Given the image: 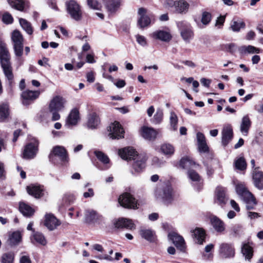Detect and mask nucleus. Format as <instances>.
Masks as SVG:
<instances>
[{
	"label": "nucleus",
	"instance_id": "obj_1",
	"mask_svg": "<svg viewBox=\"0 0 263 263\" xmlns=\"http://www.w3.org/2000/svg\"><path fill=\"white\" fill-rule=\"evenodd\" d=\"M119 155L123 159L127 161L133 160L132 165L133 171L139 173L142 172L146 166L147 157L144 155H138L137 152L131 147H124L118 152Z\"/></svg>",
	"mask_w": 263,
	"mask_h": 263
},
{
	"label": "nucleus",
	"instance_id": "obj_2",
	"mask_svg": "<svg viewBox=\"0 0 263 263\" xmlns=\"http://www.w3.org/2000/svg\"><path fill=\"white\" fill-rule=\"evenodd\" d=\"M10 55L7 48L6 44L0 42V61L3 72L6 78L9 85L12 86L14 82L13 68L10 62Z\"/></svg>",
	"mask_w": 263,
	"mask_h": 263
},
{
	"label": "nucleus",
	"instance_id": "obj_3",
	"mask_svg": "<svg viewBox=\"0 0 263 263\" xmlns=\"http://www.w3.org/2000/svg\"><path fill=\"white\" fill-rule=\"evenodd\" d=\"M237 193L241 197L245 202L248 210L253 209L257 204V201L253 195L249 191L243 184H238L236 186Z\"/></svg>",
	"mask_w": 263,
	"mask_h": 263
},
{
	"label": "nucleus",
	"instance_id": "obj_4",
	"mask_svg": "<svg viewBox=\"0 0 263 263\" xmlns=\"http://www.w3.org/2000/svg\"><path fill=\"white\" fill-rule=\"evenodd\" d=\"M155 196L157 199H161L165 203H171L174 200V193L171 185L163 183L157 187Z\"/></svg>",
	"mask_w": 263,
	"mask_h": 263
},
{
	"label": "nucleus",
	"instance_id": "obj_5",
	"mask_svg": "<svg viewBox=\"0 0 263 263\" xmlns=\"http://www.w3.org/2000/svg\"><path fill=\"white\" fill-rule=\"evenodd\" d=\"M65 5L67 11L71 18L76 21L81 20L82 12L80 6L76 1L74 0L67 1Z\"/></svg>",
	"mask_w": 263,
	"mask_h": 263
},
{
	"label": "nucleus",
	"instance_id": "obj_6",
	"mask_svg": "<svg viewBox=\"0 0 263 263\" xmlns=\"http://www.w3.org/2000/svg\"><path fill=\"white\" fill-rule=\"evenodd\" d=\"M11 40L16 56L21 57L23 52L24 39L21 33L17 30H14L11 33Z\"/></svg>",
	"mask_w": 263,
	"mask_h": 263
},
{
	"label": "nucleus",
	"instance_id": "obj_7",
	"mask_svg": "<svg viewBox=\"0 0 263 263\" xmlns=\"http://www.w3.org/2000/svg\"><path fill=\"white\" fill-rule=\"evenodd\" d=\"M119 203L125 208L137 209L138 204L135 198L128 193H124L121 195L118 199Z\"/></svg>",
	"mask_w": 263,
	"mask_h": 263
},
{
	"label": "nucleus",
	"instance_id": "obj_8",
	"mask_svg": "<svg viewBox=\"0 0 263 263\" xmlns=\"http://www.w3.org/2000/svg\"><path fill=\"white\" fill-rule=\"evenodd\" d=\"M177 24L183 40L186 43H190V40L193 39L194 36L191 25L184 21L178 22Z\"/></svg>",
	"mask_w": 263,
	"mask_h": 263
},
{
	"label": "nucleus",
	"instance_id": "obj_9",
	"mask_svg": "<svg viewBox=\"0 0 263 263\" xmlns=\"http://www.w3.org/2000/svg\"><path fill=\"white\" fill-rule=\"evenodd\" d=\"M85 221L89 224H103L105 223V219L96 211L87 210L85 212Z\"/></svg>",
	"mask_w": 263,
	"mask_h": 263
},
{
	"label": "nucleus",
	"instance_id": "obj_10",
	"mask_svg": "<svg viewBox=\"0 0 263 263\" xmlns=\"http://www.w3.org/2000/svg\"><path fill=\"white\" fill-rule=\"evenodd\" d=\"M219 254L222 258H233L235 256V249L230 243H222L219 248Z\"/></svg>",
	"mask_w": 263,
	"mask_h": 263
},
{
	"label": "nucleus",
	"instance_id": "obj_11",
	"mask_svg": "<svg viewBox=\"0 0 263 263\" xmlns=\"http://www.w3.org/2000/svg\"><path fill=\"white\" fill-rule=\"evenodd\" d=\"M108 136L112 139H119L123 137L124 130L118 122H115L108 127Z\"/></svg>",
	"mask_w": 263,
	"mask_h": 263
},
{
	"label": "nucleus",
	"instance_id": "obj_12",
	"mask_svg": "<svg viewBox=\"0 0 263 263\" xmlns=\"http://www.w3.org/2000/svg\"><path fill=\"white\" fill-rule=\"evenodd\" d=\"M168 237L178 249L181 251H184L185 243L183 238L181 236L173 232L168 234Z\"/></svg>",
	"mask_w": 263,
	"mask_h": 263
},
{
	"label": "nucleus",
	"instance_id": "obj_13",
	"mask_svg": "<svg viewBox=\"0 0 263 263\" xmlns=\"http://www.w3.org/2000/svg\"><path fill=\"white\" fill-rule=\"evenodd\" d=\"M40 91L39 90L32 91L26 90L21 95L22 103L24 105H29L31 102L36 99L40 96Z\"/></svg>",
	"mask_w": 263,
	"mask_h": 263
},
{
	"label": "nucleus",
	"instance_id": "obj_14",
	"mask_svg": "<svg viewBox=\"0 0 263 263\" xmlns=\"http://www.w3.org/2000/svg\"><path fill=\"white\" fill-rule=\"evenodd\" d=\"M37 147L38 142L36 141L27 144L23 152V158L27 159L33 158L36 154Z\"/></svg>",
	"mask_w": 263,
	"mask_h": 263
},
{
	"label": "nucleus",
	"instance_id": "obj_15",
	"mask_svg": "<svg viewBox=\"0 0 263 263\" xmlns=\"http://www.w3.org/2000/svg\"><path fill=\"white\" fill-rule=\"evenodd\" d=\"M65 100L61 96H57L53 98L49 104V111H61L64 107Z\"/></svg>",
	"mask_w": 263,
	"mask_h": 263
},
{
	"label": "nucleus",
	"instance_id": "obj_16",
	"mask_svg": "<svg viewBox=\"0 0 263 263\" xmlns=\"http://www.w3.org/2000/svg\"><path fill=\"white\" fill-rule=\"evenodd\" d=\"M139 18L138 21V24L140 28H144L148 26L151 22V18L146 13V10L143 8H139L138 10Z\"/></svg>",
	"mask_w": 263,
	"mask_h": 263
},
{
	"label": "nucleus",
	"instance_id": "obj_17",
	"mask_svg": "<svg viewBox=\"0 0 263 263\" xmlns=\"http://www.w3.org/2000/svg\"><path fill=\"white\" fill-rule=\"evenodd\" d=\"M233 132L232 126L230 124L225 125L222 130V144L226 146L232 140Z\"/></svg>",
	"mask_w": 263,
	"mask_h": 263
},
{
	"label": "nucleus",
	"instance_id": "obj_18",
	"mask_svg": "<svg viewBox=\"0 0 263 263\" xmlns=\"http://www.w3.org/2000/svg\"><path fill=\"white\" fill-rule=\"evenodd\" d=\"M252 179L254 186L258 190H263V172L258 168H255L252 173Z\"/></svg>",
	"mask_w": 263,
	"mask_h": 263
},
{
	"label": "nucleus",
	"instance_id": "obj_19",
	"mask_svg": "<svg viewBox=\"0 0 263 263\" xmlns=\"http://www.w3.org/2000/svg\"><path fill=\"white\" fill-rule=\"evenodd\" d=\"M53 155L58 157L62 161H67L68 154L65 148L62 146H56L52 149L50 157Z\"/></svg>",
	"mask_w": 263,
	"mask_h": 263
},
{
	"label": "nucleus",
	"instance_id": "obj_20",
	"mask_svg": "<svg viewBox=\"0 0 263 263\" xmlns=\"http://www.w3.org/2000/svg\"><path fill=\"white\" fill-rule=\"evenodd\" d=\"M173 3V6L175 7V11L179 13H186L189 8V4L185 0H178L172 2L170 3L172 5Z\"/></svg>",
	"mask_w": 263,
	"mask_h": 263
},
{
	"label": "nucleus",
	"instance_id": "obj_21",
	"mask_svg": "<svg viewBox=\"0 0 263 263\" xmlns=\"http://www.w3.org/2000/svg\"><path fill=\"white\" fill-rule=\"evenodd\" d=\"M106 9L110 13H115L121 5V0H103Z\"/></svg>",
	"mask_w": 263,
	"mask_h": 263
},
{
	"label": "nucleus",
	"instance_id": "obj_22",
	"mask_svg": "<svg viewBox=\"0 0 263 263\" xmlns=\"http://www.w3.org/2000/svg\"><path fill=\"white\" fill-rule=\"evenodd\" d=\"M60 224L59 221L52 214L46 215L44 224L49 230L55 229Z\"/></svg>",
	"mask_w": 263,
	"mask_h": 263
},
{
	"label": "nucleus",
	"instance_id": "obj_23",
	"mask_svg": "<svg viewBox=\"0 0 263 263\" xmlns=\"http://www.w3.org/2000/svg\"><path fill=\"white\" fill-rule=\"evenodd\" d=\"M80 119L79 112L77 109H72L66 119V126L68 127L77 124Z\"/></svg>",
	"mask_w": 263,
	"mask_h": 263
},
{
	"label": "nucleus",
	"instance_id": "obj_24",
	"mask_svg": "<svg viewBox=\"0 0 263 263\" xmlns=\"http://www.w3.org/2000/svg\"><path fill=\"white\" fill-rule=\"evenodd\" d=\"M211 223L214 229L218 233H222L225 230V224L218 217L213 216L211 217Z\"/></svg>",
	"mask_w": 263,
	"mask_h": 263
},
{
	"label": "nucleus",
	"instance_id": "obj_25",
	"mask_svg": "<svg viewBox=\"0 0 263 263\" xmlns=\"http://www.w3.org/2000/svg\"><path fill=\"white\" fill-rule=\"evenodd\" d=\"M141 134L144 139L152 140L156 138L157 132L152 127L143 126L141 128Z\"/></svg>",
	"mask_w": 263,
	"mask_h": 263
},
{
	"label": "nucleus",
	"instance_id": "obj_26",
	"mask_svg": "<svg viewBox=\"0 0 263 263\" xmlns=\"http://www.w3.org/2000/svg\"><path fill=\"white\" fill-rule=\"evenodd\" d=\"M196 136L199 151L200 153L208 152L209 151V147L206 144L204 135L200 132H198Z\"/></svg>",
	"mask_w": 263,
	"mask_h": 263
},
{
	"label": "nucleus",
	"instance_id": "obj_27",
	"mask_svg": "<svg viewBox=\"0 0 263 263\" xmlns=\"http://www.w3.org/2000/svg\"><path fill=\"white\" fill-rule=\"evenodd\" d=\"M114 224L117 228H124L127 229L132 230L135 227V224L132 220L124 218H120L116 221Z\"/></svg>",
	"mask_w": 263,
	"mask_h": 263
},
{
	"label": "nucleus",
	"instance_id": "obj_28",
	"mask_svg": "<svg viewBox=\"0 0 263 263\" xmlns=\"http://www.w3.org/2000/svg\"><path fill=\"white\" fill-rule=\"evenodd\" d=\"M100 120L98 115L93 112L90 114L87 117V126L90 129L96 128L100 124Z\"/></svg>",
	"mask_w": 263,
	"mask_h": 263
},
{
	"label": "nucleus",
	"instance_id": "obj_29",
	"mask_svg": "<svg viewBox=\"0 0 263 263\" xmlns=\"http://www.w3.org/2000/svg\"><path fill=\"white\" fill-rule=\"evenodd\" d=\"M215 195L216 201L219 204L226 203L227 200V198L226 196V190L225 188L221 186H218L215 191Z\"/></svg>",
	"mask_w": 263,
	"mask_h": 263
},
{
	"label": "nucleus",
	"instance_id": "obj_30",
	"mask_svg": "<svg viewBox=\"0 0 263 263\" xmlns=\"http://www.w3.org/2000/svg\"><path fill=\"white\" fill-rule=\"evenodd\" d=\"M251 126V121L248 115L244 116L241 120L240 130L241 133L247 136L248 134L249 129Z\"/></svg>",
	"mask_w": 263,
	"mask_h": 263
},
{
	"label": "nucleus",
	"instance_id": "obj_31",
	"mask_svg": "<svg viewBox=\"0 0 263 263\" xmlns=\"http://www.w3.org/2000/svg\"><path fill=\"white\" fill-rule=\"evenodd\" d=\"M140 235L141 237L149 242H155L156 235L155 232L150 229H141L140 230Z\"/></svg>",
	"mask_w": 263,
	"mask_h": 263
},
{
	"label": "nucleus",
	"instance_id": "obj_32",
	"mask_svg": "<svg viewBox=\"0 0 263 263\" xmlns=\"http://www.w3.org/2000/svg\"><path fill=\"white\" fill-rule=\"evenodd\" d=\"M10 115L9 105L8 103L0 104V122L5 121Z\"/></svg>",
	"mask_w": 263,
	"mask_h": 263
},
{
	"label": "nucleus",
	"instance_id": "obj_33",
	"mask_svg": "<svg viewBox=\"0 0 263 263\" xmlns=\"http://www.w3.org/2000/svg\"><path fill=\"white\" fill-rule=\"evenodd\" d=\"M153 36L156 39H158L164 42H169L172 39L171 34L165 31H156L153 33Z\"/></svg>",
	"mask_w": 263,
	"mask_h": 263
},
{
	"label": "nucleus",
	"instance_id": "obj_34",
	"mask_svg": "<svg viewBox=\"0 0 263 263\" xmlns=\"http://www.w3.org/2000/svg\"><path fill=\"white\" fill-rule=\"evenodd\" d=\"M193 236L197 240V242L199 244H202L205 238V233L202 228H197L192 231Z\"/></svg>",
	"mask_w": 263,
	"mask_h": 263
},
{
	"label": "nucleus",
	"instance_id": "obj_35",
	"mask_svg": "<svg viewBox=\"0 0 263 263\" xmlns=\"http://www.w3.org/2000/svg\"><path fill=\"white\" fill-rule=\"evenodd\" d=\"M22 240V235L19 231H15L10 235L7 243L11 246L17 245Z\"/></svg>",
	"mask_w": 263,
	"mask_h": 263
},
{
	"label": "nucleus",
	"instance_id": "obj_36",
	"mask_svg": "<svg viewBox=\"0 0 263 263\" xmlns=\"http://www.w3.org/2000/svg\"><path fill=\"white\" fill-rule=\"evenodd\" d=\"M27 191L29 195L38 198L42 196L43 190L39 186L31 185L26 188Z\"/></svg>",
	"mask_w": 263,
	"mask_h": 263
},
{
	"label": "nucleus",
	"instance_id": "obj_37",
	"mask_svg": "<svg viewBox=\"0 0 263 263\" xmlns=\"http://www.w3.org/2000/svg\"><path fill=\"white\" fill-rule=\"evenodd\" d=\"M241 252L245 257L246 259L248 260H250L253 255V248L249 243H245L242 245Z\"/></svg>",
	"mask_w": 263,
	"mask_h": 263
},
{
	"label": "nucleus",
	"instance_id": "obj_38",
	"mask_svg": "<svg viewBox=\"0 0 263 263\" xmlns=\"http://www.w3.org/2000/svg\"><path fill=\"white\" fill-rule=\"evenodd\" d=\"M31 242L33 243H34L35 242L43 246H45L47 243L44 236L41 233L34 232V231H33V233L32 235Z\"/></svg>",
	"mask_w": 263,
	"mask_h": 263
},
{
	"label": "nucleus",
	"instance_id": "obj_39",
	"mask_svg": "<svg viewBox=\"0 0 263 263\" xmlns=\"http://www.w3.org/2000/svg\"><path fill=\"white\" fill-rule=\"evenodd\" d=\"M19 210L23 215L26 217L31 216L34 212V210L31 207L24 202H20Z\"/></svg>",
	"mask_w": 263,
	"mask_h": 263
},
{
	"label": "nucleus",
	"instance_id": "obj_40",
	"mask_svg": "<svg viewBox=\"0 0 263 263\" xmlns=\"http://www.w3.org/2000/svg\"><path fill=\"white\" fill-rule=\"evenodd\" d=\"M161 151L165 155L172 156L175 152L173 146L169 143H164L161 146Z\"/></svg>",
	"mask_w": 263,
	"mask_h": 263
},
{
	"label": "nucleus",
	"instance_id": "obj_41",
	"mask_svg": "<svg viewBox=\"0 0 263 263\" xmlns=\"http://www.w3.org/2000/svg\"><path fill=\"white\" fill-rule=\"evenodd\" d=\"M8 1L12 7L21 11H23L24 8L23 0H8Z\"/></svg>",
	"mask_w": 263,
	"mask_h": 263
},
{
	"label": "nucleus",
	"instance_id": "obj_42",
	"mask_svg": "<svg viewBox=\"0 0 263 263\" xmlns=\"http://www.w3.org/2000/svg\"><path fill=\"white\" fill-rule=\"evenodd\" d=\"M20 24L23 29L29 34H31L33 32V30L31 24L27 20L24 18H20Z\"/></svg>",
	"mask_w": 263,
	"mask_h": 263
},
{
	"label": "nucleus",
	"instance_id": "obj_43",
	"mask_svg": "<svg viewBox=\"0 0 263 263\" xmlns=\"http://www.w3.org/2000/svg\"><path fill=\"white\" fill-rule=\"evenodd\" d=\"M195 162L192 161L189 157L182 158L179 163V165L183 168H188L195 165Z\"/></svg>",
	"mask_w": 263,
	"mask_h": 263
},
{
	"label": "nucleus",
	"instance_id": "obj_44",
	"mask_svg": "<svg viewBox=\"0 0 263 263\" xmlns=\"http://www.w3.org/2000/svg\"><path fill=\"white\" fill-rule=\"evenodd\" d=\"M246 26L245 22L243 21H236L233 20L231 23L230 28L234 32L239 31L241 28H244Z\"/></svg>",
	"mask_w": 263,
	"mask_h": 263
},
{
	"label": "nucleus",
	"instance_id": "obj_45",
	"mask_svg": "<svg viewBox=\"0 0 263 263\" xmlns=\"http://www.w3.org/2000/svg\"><path fill=\"white\" fill-rule=\"evenodd\" d=\"M234 165L236 169L240 171L245 170L247 167V163L243 157H240L236 160Z\"/></svg>",
	"mask_w": 263,
	"mask_h": 263
},
{
	"label": "nucleus",
	"instance_id": "obj_46",
	"mask_svg": "<svg viewBox=\"0 0 263 263\" xmlns=\"http://www.w3.org/2000/svg\"><path fill=\"white\" fill-rule=\"evenodd\" d=\"M163 112L162 110L158 108L157 109V111L152 120V122L156 124H159L162 122L163 120Z\"/></svg>",
	"mask_w": 263,
	"mask_h": 263
},
{
	"label": "nucleus",
	"instance_id": "obj_47",
	"mask_svg": "<svg viewBox=\"0 0 263 263\" xmlns=\"http://www.w3.org/2000/svg\"><path fill=\"white\" fill-rule=\"evenodd\" d=\"M95 154L98 159L100 160L101 162L104 164L108 163L109 162V158L104 154L103 152L99 151H96L95 152Z\"/></svg>",
	"mask_w": 263,
	"mask_h": 263
},
{
	"label": "nucleus",
	"instance_id": "obj_48",
	"mask_svg": "<svg viewBox=\"0 0 263 263\" xmlns=\"http://www.w3.org/2000/svg\"><path fill=\"white\" fill-rule=\"evenodd\" d=\"M14 259V255L12 253H6L2 256V263H12Z\"/></svg>",
	"mask_w": 263,
	"mask_h": 263
},
{
	"label": "nucleus",
	"instance_id": "obj_49",
	"mask_svg": "<svg viewBox=\"0 0 263 263\" xmlns=\"http://www.w3.org/2000/svg\"><path fill=\"white\" fill-rule=\"evenodd\" d=\"M170 123L172 129L176 130L177 129L178 118L176 115L172 112L171 113Z\"/></svg>",
	"mask_w": 263,
	"mask_h": 263
},
{
	"label": "nucleus",
	"instance_id": "obj_50",
	"mask_svg": "<svg viewBox=\"0 0 263 263\" xmlns=\"http://www.w3.org/2000/svg\"><path fill=\"white\" fill-rule=\"evenodd\" d=\"M241 48L243 50L249 53H259L261 51V49L251 45H249L248 46H242L241 47Z\"/></svg>",
	"mask_w": 263,
	"mask_h": 263
},
{
	"label": "nucleus",
	"instance_id": "obj_51",
	"mask_svg": "<svg viewBox=\"0 0 263 263\" xmlns=\"http://www.w3.org/2000/svg\"><path fill=\"white\" fill-rule=\"evenodd\" d=\"M211 20V14L208 12H203L202 14L201 22L204 25H207Z\"/></svg>",
	"mask_w": 263,
	"mask_h": 263
},
{
	"label": "nucleus",
	"instance_id": "obj_52",
	"mask_svg": "<svg viewBox=\"0 0 263 263\" xmlns=\"http://www.w3.org/2000/svg\"><path fill=\"white\" fill-rule=\"evenodd\" d=\"M242 226L240 224H235L231 228V234L232 235L236 236L239 235L242 231Z\"/></svg>",
	"mask_w": 263,
	"mask_h": 263
},
{
	"label": "nucleus",
	"instance_id": "obj_53",
	"mask_svg": "<svg viewBox=\"0 0 263 263\" xmlns=\"http://www.w3.org/2000/svg\"><path fill=\"white\" fill-rule=\"evenodd\" d=\"M188 177L193 181H197L199 180L200 176L194 170H189L188 171Z\"/></svg>",
	"mask_w": 263,
	"mask_h": 263
},
{
	"label": "nucleus",
	"instance_id": "obj_54",
	"mask_svg": "<svg viewBox=\"0 0 263 263\" xmlns=\"http://www.w3.org/2000/svg\"><path fill=\"white\" fill-rule=\"evenodd\" d=\"M87 4L92 9L99 10L101 7V4L97 0H87Z\"/></svg>",
	"mask_w": 263,
	"mask_h": 263
},
{
	"label": "nucleus",
	"instance_id": "obj_55",
	"mask_svg": "<svg viewBox=\"0 0 263 263\" xmlns=\"http://www.w3.org/2000/svg\"><path fill=\"white\" fill-rule=\"evenodd\" d=\"M136 41L139 44L142 46H145L147 45L146 38L142 35L137 34L136 35Z\"/></svg>",
	"mask_w": 263,
	"mask_h": 263
},
{
	"label": "nucleus",
	"instance_id": "obj_56",
	"mask_svg": "<svg viewBox=\"0 0 263 263\" xmlns=\"http://www.w3.org/2000/svg\"><path fill=\"white\" fill-rule=\"evenodd\" d=\"M226 49L227 51L233 53L236 51L237 47L234 43H231L225 45Z\"/></svg>",
	"mask_w": 263,
	"mask_h": 263
},
{
	"label": "nucleus",
	"instance_id": "obj_57",
	"mask_svg": "<svg viewBox=\"0 0 263 263\" xmlns=\"http://www.w3.org/2000/svg\"><path fill=\"white\" fill-rule=\"evenodd\" d=\"M3 21L6 24H11L13 22V18L10 14L5 13L3 16Z\"/></svg>",
	"mask_w": 263,
	"mask_h": 263
},
{
	"label": "nucleus",
	"instance_id": "obj_58",
	"mask_svg": "<svg viewBox=\"0 0 263 263\" xmlns=\"http://www.w3.org/2000/svg\"><path fill=\"white\" fill-rule=\"evenodd\" d=\"M152 161H153V164L155 165L157 167H161L164 164V162L163 161H160L157 157L153 158Z\"/></svg>",
	"mask_w": 263,
	"mask_h": 263
},
{
	"label": "nucleus",
	"instance_id": "obj_59",
	"mask_svg": "<svg viewBox=\"0 0 263 263\" xmlns=\"http://www.w3.org/2000/svg\"><path fill=\"white\" fill-rule=\"evenodd\" d=\"M93 196H94L93 190L91 188H89L88 189V192H84L83 193V196L85 198H89V197H93Z\"/></svg>",
	"mask_w": 263,
	"mask_h": 263
},
{
	"label": "nucleus",
	"instance_id": "obj_60",
	"mask_svg": "<svg viewBox=\"0 0 263 263\" xmlns=\"http://www.w3.org/2000/svg\"><path fill=\"white\" fill-rule=\"evenodd\" d=\"M59 111L54 110L52 111H50L52 113V121H57L60 119V115L58 113Z\"/></svg>",
	"mask_w": 263,
	"mask_h": 263
},
{
	"label": "nucleus",
	"instance_id": "obj_61",
	"mask_svg": "<svg viewBox=\"0 0 263 263\" xmlns=\"http://www.w3.org/2000/svg\"><path fill=\"white\" fill-rule=\"evenodd\" d=\"M86 62L89 63H95L96 60L94 59V55L93 54H88L86 57Z\"/></svg>",
	"mask_w": 263,
	"mask_h": 263
},
{
	"label": "nucleus",
	"instance_id": "obj_62",
	"mask_svg": "<svg viewBox=\"0 0 263 263\" xmlns=\"http://www.w3.org/2000/svg\"><path fill=\"white\" fill-rule=\"evenodd\" d=\"M20 263H31V261L28 256H23L20 260Z\"/></svg>",
	"mask_w": 263,
	"mask_h": 263
},
{
	"label": "nucleus",
	"instance_id": "obj_63",
	"mask_svg": "<svg viewBox=\"0 0 263 263\" xmlns=\"http://www.w3.org/2000/svg\"><path fill=\"white\" fill-rule=\"evenodd\" d=\"M200 82L204 86L209 87L210 84L211 83V81L205 78H202L200 80Z\"/></svg>",
	"mask_w": 263,
	"mask_h": 263
},
{
	"label": "nucleus",
	"instance_id": "obj_64",
	"mask_svg": "<svg viewBox=\"0 0 263 263\" xmlns=\"http://www.w3.org/2000/svg\"><path fill=\"white\" fill-rule=\"evenodd\" d=\"M126 84L125 81L123 80H118L115 85L119 88H122L125 86Z\"/></svg>",
	"mask_w": 263,
	"mask_h": 263
}]
</instances>
